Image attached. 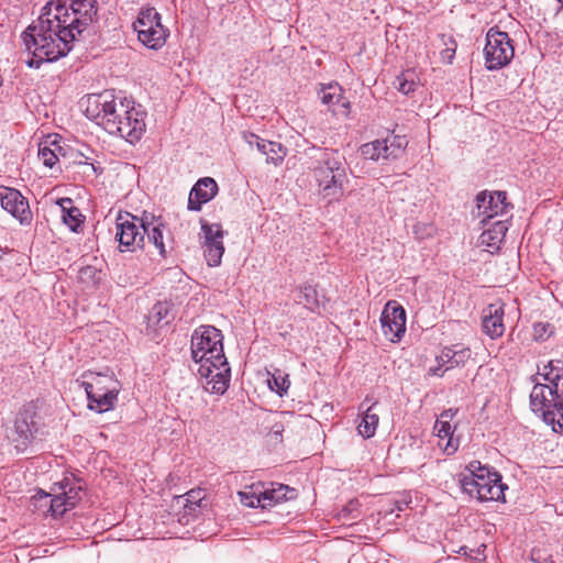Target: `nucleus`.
<instances>
[{
  "label": "nucleus",
  "instance_id": "obj_1",
  "mask_svg": "<svg viewBox=\"0 0 563 563\" xmlns=\"http://www.w3.org/2000/svg\"><path fill=\"white\" fill-rule=\"evenodd\" d=\"M96 0H57L46 3L42 13L22 33L23 43L32 54L26 60L30 68L56 62L66 56L71 44L93 21Z\"/></svg>",
  "mask_w": 563,
  "mask_h": 563
},
{
  "label": "nucleus",
  "instance_id": "obj_2",
  "mask_svg": "<svg viewBox=\"0 0 563 563\" xmlns=\"http://www.w3.org/2000/svg\"><path fill=\"white\" fill-rule=\"evenodd\" d=\"M81 106L88 119L130 143L139 141L145 132L144 113L129 102L117 100L111 91L90 95Z\"/></svg>",
  "mask_w": 563,
  "mask_h": 563
},
{
  "label": "nucleus",
  "instance_id": "obj_3",
  "mask_svg": "<svg viewBox=\"0 0 563 563\" xmlns=\"http://www.w3.org/2000/svg\"><path fill=\"white\" fill-rule=\"evenodd\" d=\"M312 157L316 163L312 174L319 194L330 200L340 199L347 183L344 157L336 150L330 148H317Z\"/></svg>",
  "mask_w": 563,
  "mask_h": 563
},
{
  "label": "nucleus",
  "instance_id": "obj_4",
  "mask_svg": "<svg viewBox=\"0 0 563 563\" xmlns=\"http://www.w3.org/2000/svg\"><path fill=\"white\" fill-rule=\"evenodd\" d=\"M223 335L213 325H201L191 336L192 360L199 364L197 369L201 377H209L210 364L225 365L223 352Z\"/></svg>",
  "mask_w": 563,
  "mask_h": 563
},
{
  "label": "nucleus",
  "instance_id": "obj_5",
  "mask_svg": "<svg viewBox=\"0 0 563 563\" xmlns=\"http://www.w3.org/2000/svg\"><path fill=\"white\" fill-rule=\"evenodd\" d=\"M467 471L460 479L465 493L481 501L504 500V489L507 487L497 472H492L478 461L471 462Z\"/></svg>",
  "mask_w": 563,
  "mask_h": 563
},
{
  "label": "nucleus",
  "instance_id": "obj_6",
  "mask_svg": "<svg viewBox=\"0 0 563 563\" xmlns=\"http://www.w3.org/2000/svg\"><path fill=\"white\" fill-rule=\"evenodd\" d=\"M549 372L544 374L547 384L536 383L530 393V408L532 411L544 409L550 399H556V407L563 411V362L553 360L548 362Z\"/></svg>",
  "mask_w": 563,
  "mask_h": 563
},
{
  "label": "nucleus",
  "instance_id": "obj_7",
  "mask_svg": "<svg viewBox=\"0 0 563 563\" xmlns=\"http://www.w3.org/2000/svg\"><path fill=\"white\" fill-rule=\"evenodd\" d=\"M82 486L79 479L65 477L53 487V494L41 492L35 496L41 507H48V512L54 517H60L66 511L76 507L81 500Z\"/></svg>",
  "mask_w": 563,
  "mask_h": 563
},
{
  "label": "nucleus",
  "instance_id": "obj_8",
  "mask_svg": "<svg viewBox=\"0 0 563 563\" xmlns=\"http://www.w3.org/2000/svg\"><path fill=\"white\" fill-rule=\"evenodd\" d=\"M137 40L147 48L157 51L162 48L169 35L168 29L162 24L161 14L155 8H143L133 22Z\"/></svg>",
  "mask_w": 563,
  "mask_h": 563
},
{
  "label": "nucleus",
  "instance_id": "obj_9",
  "mask_svg": "<svg viewBox=\"0 0 563 563\" xmlns=\"http://www.w3.org/2000/svg\"><path fill=\"white\" fill-rule=\"evenodd\" d=\"M145 221L130 212L120 211L115 219V241L120 252L143 250L145 244Z\"/></svg>",
  "mask_w": 563,
  "mask_h": 563
},
{
  "label": "nucleus",
  "instance_id": "obj_10",
  "mask_svg": "<svg viewBox=\"0 0 563 563\" xmlns=\"http://www.w3.org/2000/svg\"><path fill=\"white\" fill-rule=\"evenodd\" d=\"M485 66L488 70H498L507 66L515 55V48L508 33L490 27L486 34L484 48Z\"/></svg>",
  "mask_w": 563,
  "mask_h": 563
},
{
  "label": "nucleus",
  "instance_id": "obj_11",
  "mask_svg": "<svg viewBox=\"0 0 563 563\" xmlns=\"http://www.w3.org/2000/svg\"><path fill=\"white\" fill-rule=\"evenodd\" d=\"M200 239L202 241L203 255L207 264L210 267H217L221 264L224 253V232L219 223H209L206 220H200Z\"/></svg>",
  "mask_w": 563,
  "mask_h": 563
},
{
  "label": "nucleus",
  "instance_id": "obj_12",
  "mask_svg": "<svg viewBox=\"0 0 563 563\" xmlns=\"http://www.w3.org/2000/svg\"><path fill=\"white\" fill-rule=\"evenodd\" d=\"M382 331L390 342H398L406 332V311L395 300L388 301L380 316Z\"/></svg>",
  "mask_w": 563,
  "mask_h": 563
},
{
  "label": "nucleus",
  "instance_id": "obj_13",
  "mask_svg": "<svg viewBox=\"0 0 563 563\" xmlns=\"http://www.w3.org/2000/svg\"><path fill=\"white\" fill-rule=\"evenodd\" d=\"M35 413L30 409L20 411L15 418L13 429L8 439L18 452H24L32 443L37 431L34 420Z\"/></svg>",
  "mask_w": 563,
  "mask_h": 563
},
{
  "label": "nucleus",
  "instance_id": "obj_14",
  "mask_svg": "<svg viewBox=\"0 0 563 563\" xmlns=\"http://www.w3.org/2000/svg\"><path fill=\"white\" fill-rule=\"evenodd\" d=\"M0 203L21 224L31 223L32 212L29 201L19 190L4 186L0 187Z\"/></svg>",
  "mask_w": 563,
  "mask_h": 563
},
{
  "label": "nucleus",
  "instance_id": "obj_15",
  "mask_svg": "<svg viewBox=\"0 0 563 563\" xmlns=\"http://www.w3.org/2000/svg\"><path fill=\"white\" fill-rule=\"evenodd\" d=\"M321 102L335 115L346 118L350 113V101L344 97L338 82L321 85L318 91Z\"/></svg>",
  "mask_w": 563,
  "mask_h": 563
},
{
  "label": "nucleus",
  "instance_id": "obj_16",
  "mask_svg": "<svg viewBox=\"0 0 563 563\" xmlns=\"http://www.w3.org/2000/svg\"><path fill=\"white\" fill-rule=\"evenodd\" d=\"M506 199L507 194L505 191H494L492 194L487 191L479 192L475 199L477 214L490 219L506 213L508 209Z\"/></svg>",
  "mask_w": 563,
  "mask_h": 563
},
{
  "label": "nucleus",
  "instance_id": "obj_17",
  "mask_svg": "<svg viewBox=\"0 0 563 563\" xmlns=\"http://www.w3.org/2000/svg\"><path fill=\"white\" fill-rule=\"evenodd\" d=\"M504 314L503 302L490 303L482 312L483 332L493 340L503 336L505 332Z\"/></svg>",
  "mask_w": 563,
  "mask_h": 563
},
{
  "label": "nucleus",
  "instance_id": "obj_18",
  "mask_svg": "<svg viewBox=\"0 0 563 563\" xmlns=\"http://www.w3.org/2000/svg\"><path fill=\"white\" fill-rule=\"evenodd\" d=\"M217 181L211 177L200 178L191 188L188 197V209L200 211L202 205L212 200L218 194Z\"/></svg>",
  "mask_w": 563,
  "mask_h": 563
},
{
  "label": "nucleus",
  "instance_id": "obj_19",
  "mask_svg": "<svg viewBox=\"0 0 563 563\" xmlns=\"http://www.w3.org/2000/svg\"><path fill=\"white\" fill-rule=\"evenodd\" d=\"M444 347L437 357L438 366L430 368L433 375L442 376L448 369L462 366L471 358V350L467 347Z\"/></svg>",
  "mask_w": 563,
  "mask_h": 563
},
{
  "label": "nucleus",
  "instance_id": "obj_20",
  "mask_svg": "<svg viewBox=\"0 0 563 563\" xmlns=\"http://www.w3.org/2000/svg\"><path fill=\"white\" fill-rule=\"evenodd\" d=\"M250 145H256L257 150L266 156L267 163L279 164L286 156V148L278 142L261 139L255 134L245 136Z\"/></svg>",
  "mask_w": 563,
  "mask_h": 563
},
{
  "label": "nucleus",
  "instance_id": "obj_21",
  "mask_svg": "<svg viewBox=\"0 0 563 563\" xmlns=\"http://www.w3.org/2000/svg\"><path fill=\"white\" fill-rule=\"evenodd\" d=\"M82 377L88 379L81 384L87 395H90L93 390L104 393L112 388L119 389V383L113 378L112 374L87 372Z\"/></svg>",
  "mask_w": 563,
  "mask_h": 563
},
{
  "label": "nucleus",
  "instance_id": "obj_22",
  "mask_svg": "<svg viewBox=\"0 0 563 563\" xmlns=\"http://www.w3.org/2000/svg\"><path fill=\"white\" fill-rule=\"evenodd\" d=\"M457 413V409H446L441 412L440 417L437 419L433 431L440 439H448V443L445 445V451L448 454H452L456 451L457 446L452 443V435L454 429L452 428L450 421Z\"/></svg>",
  "mask_w": 563,
  "mask_h": 563
},
{
  "label": "nucleus",
  "instance_id": "obj_23",
  "mask_svg": "<svg viewBox=\"0 0 563 563\" xmlns=\"http://www.w3.org/2000/svg\"><path fill=\"white\" fill-rule=\"evenodd\" d=\"M119 389H109V391L100 393L95 391L88 397V407L97 412H106L113 408L114 401L117 400Z\"/></svg>",
  "mask_w": 563,
  "mask_h": 563
},
{
  "label": "nucleus",
  "instance_id": "obj_24",
  "mask_svg": "<svg viewBox=\"0 0 563 563\" xmlns=\"http://www.w3.org/2000/svg\"><path fill=\"white\" fill-rule=\"evenodd\" d=\"M210 375L208 384L211 385V390L216 394H224L229 387L230 368L228 362L225 365L210 364Z\"/></svg>",
  "mask_w": 563,
  "mask_h": 563
},
{
  "label": "nucleus",
  "instance_id": "obj_25",
  "mask_svg": "<svg viewBox=\"0 0 563 563\" xmlns=\"http://www.w3.org/2000/svg\"><path fill=\"white\" fill-rule=\"evenodd\" d=\"M377 402L372 404L368 406L365 411L362 415L361 422L357 426L358 433L364 439H369L374 437L378 422H379V416L376 410Z\"/></svg>",
  "mask_w": 563,
  "mask_h": 563
},
{
  "label": "nucleus",
  "instance_id": "obj_26",
  "mask_svg": "<svg viewBox=\"0 0 563 563\" xmlns=\"http://www.w3.org/2000/svg\"><path fill=\"white\" fill-rule=\"evenodd\" d=\"M58 205L62 208L64 223L73 232H78L79 228L84 222V217L80 210L73 206V200L70 198L60 199Z\"/></svg>",
  "mask_w": 563,
  "mask_h": 563
},
{
  "label": "nucleus",
  "instance_id": "obj_27",
  "mask_svg": "<svg viewBox=\"0 0 563 563\" xmlns=\"http://www.w3.org/2000/svg\"><path fill=\"white\" fill-rule=\"evenodd\" d=\"M360 151L362 156L366 159H389L386 150V141L383 140H375L373 142L365 143L361 146Z\"/></svg>",
  "mask_w": 563,
  "mask_h": 563
},
{
  "label": "nucleus",
  "instance_id": "obj_28",
  "mask_svg": "<svg viewBox=\"0 0 563 563\" xmlns=\"http://www.w3.org/2000/svg\"><path fill=\"white\" fill-rule=\"evenodd\" d=\"M393 86L404 95L413 92L418 86L416 73L411 69L400 73L393 81Z\"/></svg>",
  "mask_w": 563,
  "mask_h": 563
},
{
  "label": "nucleus",
  "instance_id": "obj_29",
  "mask_svg": "<svg viewBox=\"0 0 563 563\" xmlns=\"http://www.w3.org/2000/svg\"><path fill=\"white\" fill-rule=\"evenodd\" d=\"M289 487L286 485H278V487L266 488L262 490L263 508L272 507L287 499V492Z\"/></svg>",
  "mask_w": 563,
  "mask_h": 563
},
{
  "label": "nucleus",
  "instance_id": "obj_30",
  "mask_svg": "<svg viewBox=\"0 0 563 563\" xmlns=\"http://www.w3.org/2000/svg\"><path fill=\"white\" fill-rule=\"evenodd\" d=\"M145 228L147 240L150 243H153L154 246L158 250L162 256H165L166 250L164 245V229L165 225L163 223H150L145 221Z\"/></svg>",
  "mask_w": 563,
  "mask_h": 563
},
{
  "label": "nucleus",
  "instance_id": "obj_31",
  "mask_svg": "<svg viewBox=\"0 0 563 563\" xmlns=\"http://www.w3.org/2000/svg\"><path fill=\"white\" fill-rule=\"evenodd\" d=\"M298 302L312 312L317 311L320 307L317 289L308 284L300 286Z\"/></svg>",
  "mask_w": 563,
  "mask_h": 563
},
{
  "label": "nucleus",
  "instance_id": "obj_32",
  "mask_svg": "<svg viewBox=\"0 0 563 563\" xmlns=\"http://www.w3.org/2000/svg\"><path fill=\"white\" fill-rule=\"evenodd\" d=\"M507 227L503 221L494 224L493 229L485 231L482 234V242L488 246H497L506 235Z\"/></svg>",
  "mask_w": 563,
  "mask_h": 563
},
{
  "label": "nucleus",
  "instance_id": "obj_33",
  "mask_svg": "<svg viewBox=\"0 0 563 563\" xmlns=\"http://www.w3.org/2000/svg\"><path fill=\"white\" fill-rule=\"evenodd\" d=\"M267 383H268L269 388L273 391H275L276 394H278L279 396H284L290 386V380H289L288 375L279 369H276L271 375V377L267 379Z\"/></svg>",
  "mask_w": 563,
  "mask_h": 563
},
{
  "label": "nucleus",
  "instance_id": "obj_34",
  "mask_svg": "<svg viewBox=\"0 0 563 563\" xmlns=\"http://www.w3.org/2000/svg\"><path fill=\"white\" fill-rule=\"evenodd\" d=\"M54 148H51L46 143H41L38 146V158L43 162L46 167L53 168L57 162V151L60 152L62 147L54 141L52 142Z\"/></svg>",
  "mask_w": 563,
  "mask_h": 563
},
{
  "label": "nucleus",
  "instance_id": "obj_35",
  "mask_svg": "<svg viewBox=\"0 0 563 563\" xmlns=\"http://www.w3.org/2000/svg\"><path fill=\"white\" fill-rule=\"evenodd\" d=\"M384 141H386V150L389 159L398 158L408 145L406 136L401 135H394L393 137L385 139Z\"/></svg>",
  "mask_w": 563,
  "mask_h": 563
},
{
  "label": "nucleus",
  "instance_id": "obj_36",
  "mask_svg": "<svg viewBox=\"0 0 563 563\" xmlns=\"http://www.w3.org/2000/svg\"><path fill=\"white\" fill-rule=\"evenodd\" d=\"M206 494L205 490L198 488V489H191L180 498L184 499V509L186 514H192L197 507L200 506V503L205 498Z\"/></svg>",
  "mask_w": 563,
  "mask_h": 563
},
{
  "label": "nucleus",
  "instance_id": "obj_37",
  "mask_svg": "<svg viewBox=\"0 0 563 563\" xmlns=\"http://www.w3.org/2000/svg\"><path fill=\"white\" fill-rule=\"evenodd\" d=\"M239 496H240V501L242 503V505H244L246 507H252V508H256V507L263 508L262 490L254 489L253 487H251L250 490L240 492Z\"/></svg>",
  "mask_w": 563,
  "mask_h": 563
},
{
  "label": "nucleus",
  "instance_id": "obj_38",
  "mask_svg": "<svg viewBox=\"0 0 563 563\" xmlns=\"http://www.w3.org/2000/svg\"><path fill=\"white\" fill-rule=\"evenodd\" d=\"M169 313V305L167 302H157L153 306L151 314H150V322H152L154 325H161L163 321L165 323H168L167 317Z\"/></svg>",
  "mask_w": 563,
  "mask_h": 563
},
{
  "label": "nucleus",
  "instance_id": "obj_39",
  "mask_svg": "<svg viewBox=\"0 0 563 563\" xmlns=\"http://www.w3.org/2000/svg\"><path fill=\"white\" fill-rule=\"evenodd\" d=\"M100 272L93 266H86L79 271V277L81 280H91L93 284L99 282Z\"/></svg>",
  "mask_w": 563,
  "mask_h": 563
},
{
  "label": "nucleus",
  "instance_id": "obj_40",
  "mask_svg": "<svg viewBox=\"0 0 563 563\" xmlns=\"http://www.w3.org/2000/svg\"><path fill=\"white\" fill-rule=\"evenodd\" d=\"M534 336L537 340H545L551 334V325L549 323H536L533 327Z\"/></svg>",
  "mask_w": 563,
  "mask_h": 563
},
{
  "label": "nucleus",
  "instance_id": "obj_41",
  "mask_svg": "<svg viewBox=\"0 0 563 563\" xmlns=\"http://www.w3.org/2000/svg\"><path fill=\"white\" fill-rule=\"evenodd\" d=\"M450 43L452 46H448L445 49L441 52V57L446 63H452L454 55H455V47L456 44L454 40L450 38Z\"/></svg>",
  "mask_w": 563,
  "mask_h": 563
},
{
  "label": "nucleus",
  "instance_id": "obj_42",
  "mask_svg": "<svg viewBox=\"0 0 563 563\" xmlns=\"http://www.w3.org/2000/svg\"><path fill=\"white\" fill-rule=\"evenodd\" d=\"M547 372H549L548 363L544 364L542 367H539L538 375L544 379V374H547Z\"/></svg>",
  "mask_w": 563,
  "mask_h": 563
},
{
  "label": "nucleus",
  "instance_id": "obj_43",
  "mask_svg": "<svg viewBox=\"0 0 563 563\" xmlns=\"http://www.w3.org/2000/svg\"><path fill=\"white\" fill-rule=\"evenodd\" d=\"M460 552L463 553L464 555L472 558L471 552H473V550H470L467 547H462Z\"/></svg>",
  "mask_w": 563,
  "mask_h": 563
}]
</instances>
